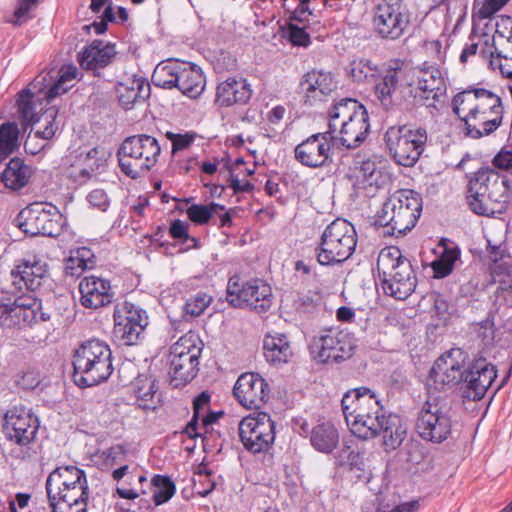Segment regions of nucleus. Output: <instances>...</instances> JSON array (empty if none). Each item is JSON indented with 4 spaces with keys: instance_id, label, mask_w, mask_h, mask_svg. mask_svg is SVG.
<instances>
[{
    "instance_id": "25",
    "label": "nucleus",
    "mask_w": 512,
    "mask_h": 512,
    "mask_svg": "<svg viewBox=\"0 0 512 512\" xmlns=\"http://www.w3.org/2000/svg\"><path fill=\"white\" fill-rule=\"evenodd\" d=\"M370 130L369 115L366 109L361 110L349 121L340 123L338 135L335 134L337 147L354 149L367 138Z\"/></svg>"
},
{
    "instance_id": "62",
    "label": "nucleus",
    "mask_w": 512,
    "mask_h": 512,
    "mask_svg": "<svg viewBox=\"0 0 512 512\" xmlns=\"http://www.w3.org/2000/svg\"><path fill=\"white\" fill-rule=\"evenodd\" d=\"M339 463L341 466H348L352 470L362 464V457L358 451L346 446L340 451Z\"/></svg>"
},
{
    "instance_id": "60",
    "label": "nucleus",
    "mask_w": 512,
    "mask_h": 512,
    "mask_svg": "<svg viewBox=\"0 0 512 512\" xmlns=\"http://www.w3.org/2000/svg\"><path fill=\"white\" fill-rule=\"evenodd\" d=\"M49 506L52 509V512H86L87 511V502H74V503H66V502H58L54 494L50 498H48Z\"/></svg>"
},
{
    "instance_id": "35",
    "label": "nucleus",
    "mask_w": 512,
    "mask_h": 512,
    "mask_svg": "<svg viewBox=\"0 0 512 512\" xmlns=\"http://www.w3.org/2000/svg\"><path fill=\"white\" fill-rule=\"evenodd\" d=\"M418 88L421 92L432 93V102L426 103V107L435 108L446 90L441 71L433 66L422 68L421 75L418 77Z\"/></svg>"
},
{
    "instance_id": "6",
    "label": "nucleus",
    "mask_w": 512,
    "mask_h": 512,
    "mask_svg": "<svg viewBox=\"0 0 512 512\" xmlns=\"http://www.w3.org/2000/svg\"><path fill=\"white\" fill-rule=\"evenodd\" d=\"M161 153L157 139L147 134L127 137L117 150L121 171L131 179L145 175L155 166Z\"/></svg>"
},
{
    "instance_id": "24",
    "label": "nucleus",
    "mask_w": 512,
    "mask_h": 512,
    "mask_svg": "<svg viewBox=\"0 0 512 512\" xmlns=\"http://www.w3.org/2000/svg\"><path fill=\"white\" fill-rule=\"evenodd\" d=\"M336 88L337 83L330 72L312 70L302 76L297 92L303 95L304 104L312 105L317 98L329 95Z\"/></svg>"
},
{
    "instance_id": "57",
    "label": "nucleus",
    "mask_w": 512,
    "mask_h": 512,
    "mask_svg": "<svg viewBox=\"0 0 512 512\" xmlns=\"http://www.w3.org/2000/svg\"><path fill=\"white\" fill-rule=\"evenodd\" d=\"M169 234L173 239L178 240L183 244L187 243L188 241H191L193 242L194 247L197 246L198 239L191 237L188 234V224L184 223L179 219L172 221L169 228Z\"/></svg>"
},
{
    "instance_id": "58",
    "label": "nucleus",
    "mask_w": 512,
    "mask_h": 512,
    "mask_svg": "<svg viewBox=\"0 0 512 512\" xmlns=\"http://www.w3.org/2000/svg\"><path fill=\"white\" fill-rule=\"evenodd\" d=\"M55 71L41 72L39 73L28 85L27 88H31L34 96H39L43 92L47 91L51 86L52 81L56 78L54 75Z\"/></svg>"
},
{
    "instance_id": "16",
    "label": "nucleus",
    "mask_w": 512,
    "mask_h": 512,
    "mask_svg": "<svg viewBox=\"0 0 512 512\" xmlns=\"http://www.w3.org/2000/svg\"><path fill=\"white\" fill-rule=\"evenodd\" d=\"M467 354L460 348H453L441 355L429 371L427 383L435 390L461 384L465 375Z\"/></svg>"
},
{
    "instance_id": "55",
    "label": "nucleus",
    "mask_w": 512,
    "mask_h": 512,
    "mask_svg": "<svg viewBox=\"0 0 512 512\" xmlns=\"http://www.w3.org/2000/svg\"><path fill=\"white\" fill-rule=\"evenodd\" d=\"M38 2L39 0H18L13 19H11L10 22L15 26H21L31 18L29 13L37 6Z\"/></svg>"
},
{
    "instance_id": "63",
    "label": "nucleus",
    "mask_w": 512,
    "mask_h": 512,
    "mask_svg": "<svg viewBox=\"0 0 512 512\" xmlns=\"http://www.w3.org/2000/svg\"><path fill=\"white\" fill-rule=\"evenodd\" d=\"M88 266L76 255H72L70 253L69 258L66 260L65 264V274L71 277H80L82 273L88 270Z\"/></svg>"
},
{
    "instance_id": "29",
    "label": "nucleus",
    "mask_w": 512,
    "mask_h": 512,
    "mask_svg": "<svg viewBox=\"0 0 512 512\" xmlns=\"http://www.w3.org/2000/svg\"><path fill=\"white\" fill-rule=\"evenodd\" d=\"M151 87L142 76L133 75L116 86V95L120 106L130 110L137 103H143L150 97Z\"/></svg>"
},
{
    "instance_id": "9",
    "label": "nucleus",
    "mask_w": 512,
    "mask_h": 512,
    "mask_svg": "<svg viewBox=\"0 0 512 512\" xmlns=\"http://www.w3.org/2000/svg\"><path fill=\"white\" fill-rule=\"evenodd\" d=\"M415 429L424 441L444 442L452 431L451 406L446 399L429 396L417 413Z\"/></svg>"
},
{
    "instance_id": "61",
    "label": "nucleus",
    "mask_w": 512,
    "mask_h": 512,
    "mask_svg": "<svg viewBox=\"0 0 512 512\" xmlns=\"http://www.w3.org/2000/svg\"><path fill=\"white\" fill-rule=\"evenodd\" d=\"M166 137L172 142V152L176 153L190 147L195 139V133L176 134L168 131Z\"/></svg>"
},
{
    "instance_id": "7",
    "label": "nucleus",
    "mask_w": 512,
    "mask_h": 512,
    "mask_svg": "<svg viewBox=\"0 0 512 512\" xmlns=\"http://www.w3.org/2000/svg\"><path fill=\"white\" fill-rule=\"evenodd\" d=\"M356 244L354 226L345 219L337 218L325 228L315 248L317 262L323 266L342 263L352 255Z\"/></svg>"
},
{
    "instance_id": "20",
    "label": "nucleus",
    "mask_w": 512,
    "mask_h": 512,
    "mask_svg": "<svg viewBox=\"0 0 512 512\" xmlns=\"http://www.w3.org/2000/svg\"><path fill=\"white\" fill-rule=\"evenodd\" d=\"M269 386L258 373L241 374L233 388V394L239 403L248 409H260L269 399Z\"/></svg>"
},
{
    "instance_id": "27",
    "label": "nucleus",
    "mask_w": 512,
    "mask_h": 512,
    "mask_svg": "<svg viewBox=\"0 0 512 512\" xmlns=\"http://www.w3.org/2000/svg\"><path fill=\"white\" fill-rule=\"evenodd\" d=\"M115 56V44L95 39L78 53V62L83 69L92 70L99 76L96 71L108 66Z\"/></svg>"
},
{
    "instance_id": "14",
    "label": "nucleus",
    "mask_w": 512,
    "mask_h": 512,
    "mask_svg": "<svg viewBox=\"0 0 512 512\" xmlns=\"http://www.w3.org/2000/svg\"><path fill=\"white\" fill-rule=\"evenodd\" d=\"M238 430L244 448L253 454L269 451L275 440V422L265 412L243 418Z\"/></svg>"
},
{
    "instance_id": "59",
    "label": "nucleus",
    "mask_w": 512,
    "mask_h": 512,
    "mask_svg": "<svg viewBox=\"0 0 512 512\" xmlns=\"http://www.w3.org/2000/svg\"><path fill=\"white\" fill-rule=\"evenodd\" d=\"M287 37L293 46L307 47L311 43L310 36L305 28L293 23L287 24Z\"/></svg>"
},
{
    "instance_id": "38",
    "label": "nucleus",
    "mask_w": 512,
    "mask_h": 512,
    "mask_svg": "<svg viewBox=\"0 0 512 512\" xmlns=\"http://www.w3.org/2000/svg\"><path fill=\"white\" fill-rule=\"evenodd\" d=\"M310 442L317 451L330 453L339 442V434L333 424L329 422L321 423L312 429Z\"/></svg>"
},
{
    "instance_id": "8",
    "label": "nucleus",
    "mask_w": 512,
    "mask_h": 512,
    "mask_svg": "<svg viewBox=\"0 0 512 512\" xmlns=\"http://www.w3.org/2000/svg\"><path fill=\"white\" fill-rule=\"evenodd\" d=\"M427 139L425 128L407 124L391 126L384 135L389 155L396 164L404 167H413L418 162Z\"/></svg>"
},
{
    "instance_id": "42",
    "label": "nucleus",
    "mask_w": 512,
    "mask_h": 512,
    "mask_svg": "<svg viewBox=\"0 0 512 512\" xmlns=\"http://www.w3.org/2000/svg\"><path fill=\"white\" fill-rule=\"evenodd\" d=\"M35 97L31 88H24L18 93L17 108L24 127L32 126L40 120L36 112Z\"/></svg>"
},
{
    "instance_id": "22",
    "label": "nucleus",
    "mask_w": 512,
    "mask_h": 512,
    "mask_svg": "<svg viewBox=\"0 0 512 512\" xmlns=\"http://www.w3.org/2000/svg\"><path fill=\"white\" fill-rule=\"evenodd\" d=\"M41 301L36 299L23 301L17 299L13 304L0 305V327L4 329H23L38 322Z\"/></svg>"
},
{
    "instance_id": "44",
    "label": "nucleus",
    "mask_w": 512,
    "mask_h": 512,
    "mask_svg": "<svg viewBox=\"0 0 512 512\" xmlns=\"http://www.w3.org/2000/svg\"><path fill=\"white\" fill-rule=\"evenodd\" d=\"M460 249L457 246H445L438 259L432 262L431 267L435 278H444L448 276L460 258Z\"/></svg>"
},
{
    "instance_id": "12",
    "label": "nucleus",
    "mask_w": 512,
    "mask_h": 512,
    "mask_svg": "<svg viewBox=\"0 0 512 512\" xmlns=\"http://www.w3.org/2000/svg\"><path fill=\"white\" fill-rule=\"evenodd\" d=\"M375 33L385 40L401 38L410 26V13L402 0H381L374 8Z\"/></svg>"
},
{
    "instance_id": "37",
    "label": "nucleus",
    "mask_w": 512,
    "mask_h": 512,
    "mask_svg": "<svg viewBox=\"0 0 512 512\" xmlns=\"http://www.w3.org/2000/svg\"><path fill=\"white\" fill-rule=\"evenodd\" d=\"M366 109L360 102L353 98H343L336 102L329 111L328 131L335 135L340 123L354 118L361 110Z\"/></svg>"
},
{
    "instance_id": "2",
    "label": "nucleus",
    "mask_w": 512,
    "mask_h": 512,
    "mask_svg": "<svg viewBox=\"0 0 512 512\" xmlns=\"http://www.w3.org/2000/svg\"><path fill=\"white\" fill-rule=\"evenodd\" d=\"M466 198L477 215L503 214L512 204V181L493 168L481 167L468 179Z\"/></svg>"
},
{
    "instance_id": "34",
    "label": "nucleus",
    "mask_w": 512,
    "mask_h": 512,
    "mask_svg": "<svg viewBox=\"0 0 512 512\" xmlns=\"http://www.w3.org/2000/svg\"><path fill=\"white\" fill-rule=\"evenodd\" d=\"M205 87V78L195 64L181 62L176 88L185 96L195 99Z\"/></svg>"
},
{
    "instance_id": "3",
    "label": "nucleus",
    "mask_w": 512,
    "mask_h": 512,
    "mask_svg": "<svg viewBox=\"0 0 512 512\" xmlns=\"http://www.w3.org/2000/svg\"><path fill=\"white\" fill-rule=\"evenodd\" d=\"M422 212V198L410 189L391 194L376 213L374 225L383 229L384 236H403L415 227Z\"/></svg>"
},
{
    "instance_id": "23",
    "label": "nucleus",
    "mask_w": 512,
    "mask_h": 512,
    "mask_svg": "<svg viewBox=\"0 0 512 512\" xmlns=\"http://www.w3.org/2000/svg\"><path fill=\"white\" fill-rule=\"evenodd\" d=\"M78 288L80 303L85 308L99 309L111 304L114 299L110 281L101 277L85 276Z\"/></svg>"
},
{
    "instance_id": "56",
    "label": "nucleus",
    "mask_w": 512,
    "mask_h": 512,
    "mask_svg": "<svg viewBox=\"0 0 512 512\" xmlns=\"http://www.w3.org/2000/svg\"><path fill=\"white\" fill-rule=\"evenodd\" d=\"M29 265L33 276L30 279V291H35L41 286L42 280L47 276L48 265L36 257H33V260H29Z\"/></svg>"
},
{
    "instance_id": "45",
    "label": "nucleus",
    "mask_w": 512,
    "mask_h": 512,
    "mask_svg": "<svg viewBox=\"0 0 512 512\" xmlns=\"http://www.w3.org/2000/svg\"><path fill=\"white\" fill-rule=\"evenodd\" d=\"M151 484L154 487L152 499L156 506L168 502L176 492V485L168 475H154Z\"/></svg>"
},
{
    "instance_id": "49",
    "label": "nucleus",
    "mask_w": 512,
    "mask_h": 512,
    "mask_svg": "<svg viewBox=\"0 0 512 512\" xmlns=\"http://www.w3.org/2000/svg\"><path fill=\"white\" fill-rule=\"evenodd\" d=\"M379 69L371 60L361 58L350 63V75L357 82L375 81Z\"/></svg>"
},
{
    "instance_id": "10",
    "label": "nucleus",
    "mask_w": 512,
    "mask_h": 512,
    "mask_svg": "<svg viewBox=\"0 0 512 512\" xmlns=\"http://www.w3.org/2000/svg\"><path fill=\"white\" fill-rule=\"evenodd\" d=\"M226 300L235 308H248L262 314L271 308L272 289L262 279L243 280L234 275L227 283Z\"/></svg>"
},
{
    "instance_id": "43",
    "label": "nucleus",
    "mask_w": 512,
    "mask_h": 512,
    "mask_svg": "<svg viewBox=\"0 0 512 512\" xmlns=\"http://www.w3.org/2000/svg\"><path fill=\"white\" fill-rule=\"evenodd\" d=\"M133 387L138 406L143 410H154L156 408V380L150 377L139 378Z\"/></svg>"
},
{
    "instance_id": "1",
    "label": "nucleus",
    "mask_w": 512,
    "mask_h": 512,
    "mask_svg": "<svg viewBox=\"0 0 512 512\" xmlns=\"http://www.w3.org/2000/svg\"><path fill=\"white\" fill-rule=\"evenodd\" d=\"M342 411L350 431L358 438L368 440L382 434L385 450L398 448L406 436L401 418L385 415L376 394L367 387L347 391L341 400Z\"/></svg>"
},
{
    "instance_id": "52",
    "label": "nucleus",
    "mask_w": 512,
    "mask_h": 512,
    "mask_svg": "<svg viewBox=\"0 0 512 512\" xmlns=\"http://www.w3.org/2000/svg\"><path fill=\"white\" fill-rule=\"evenodd\" d=\"M321 304L322 297L319 293L301 295L294 302L296 311L304 315H312L319 312Z\"/></svg>"
},
{
    "instance_id": "11",
    "label": "nucleus",
    "mask_w": 512,
    "mask_h": 512,
    "mask_svg": "<svg viewBox=\"0 0 512 512\" xmlns=\"http://www.w3.org/2000/svg\"><path fill=\"white\" fill-rule=\"evenodd\" d=\"M14 224L26 236L57 237L62 231V214L51 203L34 202L18 213Z\"/></svg>"
},
{
    "instance_id": "28",
    "label": "nucleus",
    "mask_w": 512,
    "mask_h": 512,
    "mask_svg": "<svg viewBox=\"0 0 512 512\" xmlns=\"http://www.w3.org/2000/svg\"><path fill=\"white\" fill-rule=\"evenodd\" d=\"M464 112L457 116L460 120L459 128L465 137L479 139L493 133L502 123L503 116H493L484 112Z\"/></svg>"
},
{
    "instance_id": "53",
    "label": "nucleus",
    "mask_w": 512,
    "mask_h": 512,
    "mask_svg": "<svg viewBox=\"0 0 512 512\" xmlns=\"http://www.w3.org/2000/svg\"><path fill=\"white\" fill-rule=\"evenodd\" d=\"M56 501L58 502H66V503H74V502H87L89 498V487L88 482L86 484H76V486H71L68 489H65L61 494L55 495Z\"/></svg>"
},
{
    "instance_id": "30",
    "label": "nucleus",
    "mask_w": 512,
    "mask_h": 512,
    "mask_svg": "<svg viewBox=\"0 0 512 512\" xmlns=\"http://www.w3.org/2000/svg\"><path fill=\"white\" fill-rule=\"evenodd\" d=\"M87 478L84 470L74 465L61 466L53 470L47 477L45 488L47 497L50 498L52 494L59 495L65 489L76 484H86Z\"/></svg>"
},
{
    "instance_id": "19",
    "label": "nucleus",
    "mask_w": 512,
    "mask_h": 512,
    "mask_svg": "<svg viewBox=\"0 0 512 512\" xmlns=\"http://www.w3.org/2000/svg\"><path fill=\"white\" fill-rule=\"evenodd\" d=\"M452 109L457 116L464 112H484L493 116H503L504 108L501 98L484 88H467L457 93L452 99Z\"/></svg>"
},
{
    "instance_id": "39",
    "label": "nucleus",
    "mask_w": 512,
    "mask_h": 512,
    "mask_svg": "<svg viewBox=\"0 0 512 512\" xmlns=\"http://www.w3.org/2000/svg\"><path fill=\"white\" fill-rule=\"evenodd\" d=\"M489 55V67L499 69L503 77L512 79V41L498 42Z\"/></svg>"
},
{
    "instance_id": "32",
    "label": "nucleus",
    "mask_w": 512,
    "mask_h": 512,
    "mask_svg": "<svg viewBox=\"0 0 512 512\" xmlns=\"http://www.w3.org/2000/svg\"><path fill=\"white\" fill-rule=\"evenodd\" d=\"M33 173V168L24 159L12 157L0 173V182L11 191H20L29 184Z\"/></svg>"
},
{
    "instance_id": "64",
    "label": "nucleus",
    "mask_w": 512,
    "mask_h": 512,
    "mask_svg": "<svg viewBox=\"0 0 512 512\" xmlns=\"http://www.w3.org/2000/svg\"><path fill=\"white\" fill-rule=\"evenodd\" d=\"M510 0H485L479 10V16L483 19L490 18L502 9Z\"/></svg>"
},
{
    "instance_id": "21",
    "label": "nucleus",
    "mask_w": 512,
    "mask_h": 512,
    "mask_svg": "<svg viewBox=\"0 0 512 512\" xmlns=\"http://www.w3.org/2000/svg\"><path fill=\"white\" fill-rule=\"evenodd\" d=\"M315 346L319 348L318 359L320 362L339 363L353 354L355 348L352 336L348 332L330 329L321 335Z\"/></svg>"
},
{
    "instance_id": "4",
    "label": "nucleus",
    "mask_w": 512,
    "mask_h": 512,
    "mask_svg": "<svg viewBox=\"0 0 512 512\" xmlns=\"http://www.w3.org/2000/svg\"><path fill=\"white\" fill-rule=\"evenodd\" d=\"M72 365L73 381L80 388L105 382L114 370L109 345L98 339L83 342L73 353Z\"/></svg>"
},
{
    "instance_id": "51",
    "label": "nucleus",
    "mask_w": 512,
    "mask_h": 512,
    "mask_svg": "<svg viewBox=\"0 0 512 512\" xmlns=\"http://www.w3.org/2000/svg\"><path fill=\"white\" fill-rule=\"evenodd\" d=\"M200 344L201 341H199L195 334L187 333L170 347L168 357L175 358L178 356L191 355L192 350H200L201 353L202 347Z\"/></svg>"
},
{
    "instance_id": "54",
    "label": "nucleus",
    "mask_w": 512,
    "mask_h": 512,
    "mask_svg": "<svg viewBox=\"0 0 512 512\" xmlns=\"http://www.w3.org/2000/svg\"><path fill=\"white\" fill-rule=\"evenodd\" d=\"M509 40L512 42V17L508 15H501L499 20L496 22V30L493 36V47L498 42H504Z\"/></svg>"
},
{
    "instance_id": "5",
    "label": "nucleus",
    "mask_w": 512,
    "mask_h": 512,
    "mask_svg": "<svg viewBox=\"0 0 512 512\" xmlns=\"http://www.w3.org/2000/svg\"><path fill=\"white\" fill-rule=\"evenodd\" d=\"M376 269L384 293L405 300L415 290L417 277L409 259L397 247L383 248Z\"/></svg>"
},
{
    "instance_id": "36",
    "label": "nucleus",
    "mask_w": 512,
    "mask_h": 512,
    "mask_svg": "<svg viewBox=\"0 0 512 512\" xmlns=\"http://www.w3.org/2000/svg\"><path fill=\"white\" fill-rule=\"evenodd\" d=\"M264 356L272 365L287 363L293 355L288 338L284 334L277 336L267 335L263 343Z\"/></svg>"
},
{
    "instance_id": "40",
    "label": "nucleus",
    "mask_w": 512,
    "mask_h": 512,
    "mask_svg": "<svg viewBox=\"0 0 512 512\" xmlns=\"http://www.w3.org/2000/svg\"><path fill=\"white\" fill-rule=\"evenodd\" d=\"M181 61L167 60L159 63L153 71L151 80L156 87L172 89L177 86Z\"/></svg>"
},
{
    "instance_id": "15",
    "label": "nucleus",
    "mask_w": 512,
    "mask_h": 512,
    "mask_svg": "<svg viewBox=\"0 0 512 512\" xmlns=\"http://www.w3.org/2000/svg\"><path fill=\"white\" fill-rule=\"evenodd\" d=\"M37 416L23 404L10 407L3 418L2 430L5 438L18 446L27 447L39 429Z\"/></svg>"
},
{
    "instance_id": "26",
    "label": "nucleus",
    "mask_w": 512,
    "mask_h": 512,
    "mask_svg": "<svg viewBox=\"0 0 512 512\" xmlns=\"http://www.w3.org/2000/svg\"><path fill=\"white\" fill-rule=\"evenodd\" d=\"M252 94L251 85L245 78L228 77L217 85L215 103L220 107L245 105Z\"/></svg>"
},
{
    "instance_id": "33",
    "label": "nucleus",
    "mask_w": 512,
    "mask_h": 512,
    "mask_svg": "<svg viewBox=\"0 0 512 512\" xmlns=\"http://www.w3.org/2000/svg\"><path fill=\"white\" fill-rule=\"evenodd\" d=\"M404 71L400 66H389L375 84V95L385 110L395 105L394 95L400 86Z\"/></svg>"
},
{
    "instance_id": "18",
    "label": "nucleus",
    "mask_w": 512,
    "mask_h": 512,
    "mask_svg": "<svg viewBox=\"0 0 512 512\" xmlns=\"http://www.w3.org/2000/svg\"><path fill=\"white\" fill-rule=\"evenodd\" d=\"M484 353V351L480 352L466 368L460 387L464 400H481L497 377L496 366L487 360Z\"/></svg>"
},
{
    "instance_id": "50",
    "label": "nucleus",
    "mask_w": 512,
    "mask_h": 512,
    "mask_svg": "<svg viewBox=\"0 0 512 512\" xmlns=\"http://www.w3.org/2000/svg\"><path fill=\"white\" fill-rule=\"evenodd\" d=\"M212 301V296L203 291L190 294L183 307L184 316L195 318L202 315Z\"/></svg>"
},
{
    "instance_id": "41",
    "label": "nucleus",
    "mask_w": 512,
    "mask_h": 512,
    "mask_svg": "<svg viewBox=\"0 0 512 512\" xmlns=\"http://www.w3.org/2000/svg\"><path fill=\"white\" fill-rule=\"evenodd\" d=\"M19 128L15 122H5L0 125V163L5 161L20 146Z\"/></svg>"
},
{
    "instance_id": "31",
    "label": "nucleus",
    "mask_w": 512,
    "mask_h": 512,
    "mask_svg": "<svg viewBox=\"0 0 512 512\" xmlns=\"http://www.w3.org/2000/svg\"><path fill=\"white\" fill-rule=\"evenodd\" d=\"M200 355V350H192L191 355L168 357L169 375L174 387L184 386L196 377Z\"/></svg>"
},
{
    "instance_id": "17",
    "label": "nucleus",
    "mask_w": 512,
    "mask_h": 512,
    "mask_svg": "<svg viewBox=\"0 0 512 512\" xmlns=\"http://www.w3.org/2000/svg\"><path fill=\"white\" fill-rule=\"evenodd\" d=\"M337 146L330 131L310 135L294 148V158L308 168L329 167L333 163L332 147Z\"/></svg>"
},
{
    "instance_id": "46",
    "label": "nucleus",
    "mask_w": 512,
    "mask_h": 512,
    "mask_svg": "<svg viewBox=\"0 0 512 512\" xmlns=\"http://www.w3.org/2000/svg\"><path fill=\"white\" fill-rule=\"evenodd\" d=\"M210 398V394L207 391H203L193 400V416L183 431L191 439H195L198 436L197 428L199 425L200 417L208 411Z\"/></svg>"
},
{
    "instance_id": "47",
    "label": "nucleus",
    "mask_w": 512,
    "mask_h": 512,
    "mask_svg": "<svg viewBox=\"0 0 512 512\" xmlns=\"http://www.w3.org/2000/svg\"><path fill=\"white\" fill-rule=\"evenodd\" d=\"M11 283L14 287L13 292L24 293L30 291V279L33 277L29 265V259H20L16 261L14 268L10 273Z\"/></svg>"
},
{
    "instance_id": "48",
    "label": "nucleus",
    "mask_w": 512,
    "mask_h": 512,
    "mask_svg": "<svg viewBox=\"0 0 512 512\" xmlns=\"http://www.w3.org/2000/svg\"><path fill=\"white\" fill-rule=\"evenodd\" d=\"M225 206L211 202L208 205L192 204L186 210L188 218L196 225H205L210 222L213 215L217 214L218 211H224Z\"/></svg>"
},
{
    "instance_id": "13",
    "label": "nucleus",
    "mask_w": 512,
    "mask_h": 512,
    "mask_svg": "<svg viewBox=\"0 0 512 512\" xmlns=\"http://www.w3.org/2000/svg\"><path fill=\"white\" fill-rule=\"evenodd\" d=\"M113 318V336L121 345H136L144 338L149 320L147 312L140 306L126 301L116 306Z\"/></svg>"
}]
</instances>
